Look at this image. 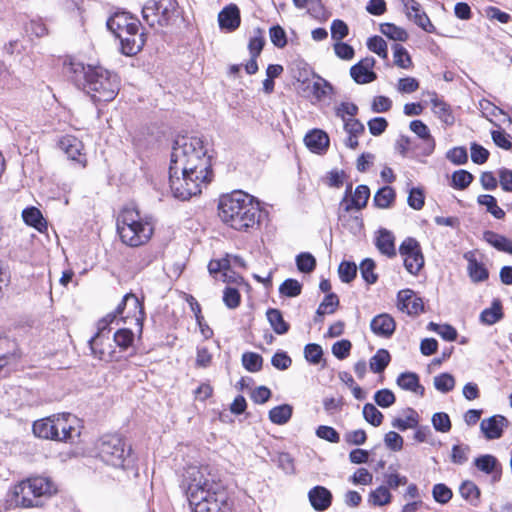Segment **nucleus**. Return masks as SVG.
<instances>
[{
	"label": "nucleus",
	"mask_w": 512,
	"mask_h": 512,
	"mask_svg": "<svg viewBox=\"0 0 512 512\" xmlns=\"http://www.w3.org/2000/svg\"><path fill=\"white\" fill-rule=\"evenodd\" d=\"M98 456L102 462L113 468H120L124 471H134L136 457L133 453L131 445L117 434L104 435L97 445Z\"/></svg>",
	"instance_id": "0eeeda50"
},
{
	"label": "nucleus",
	"mask_w": 512,
	"mask_h": 512,
	"mask_svg": "<svg viewBox=\"0 0 512 512\" xmlns=\"http://www.w3.org/2000/svg\"><path fill=\"white\" fill-rule=\"evenodd\" d=\"M168 172L170 189L175 198L185 201L200 194L202 187L209 184L214 176L211 156L203 138L177 137Z\"/></svg>",
	"instance_id": "f257e3e1"
},
{
	"label": "nucleus",
	"mask_w": 512,
	"mask_h": 512,
	"mask_svg": "<svg viewBox=\"0 0 512 512\" xmlns=\"http://www.w3.org/2000/svg\"><path fill=\"white\" fill-rule=\"evenodd\" d=\"M219 27L227 32H233L241 23L240 10L237 5L229 4L218 14Z\"/></svg>",
	"instance_id": "6ab92c4d"
},
{
	"label": "nucleus",
	"mask_w": 512,
	"mask_h": 512,
	"mask_svg": "<svg viewBox=\"0 0 512 512\" xmlns=\"http://www.w3.org/2000/svg\"><path fill=\"white\" fill-rule=\"evenodd\" d=\"M123 306L126 308L125 316L122 320L126 322L127 319H133L135 324L139 326V332L142 333L143 321L145 319V312L142 301L133 293H127L123 297Z\"/></svg>",
	"instance_id": "2eb2a0df"
},
{
	"label": "nucleus",
	"mask_w": 512,
	"mask_h": 512,
	"mask_svg": "<svg viewBox=\"0 0 512 512\" xmlns=\"http://www.w3.org/2000/svg\"><path fill=\"white\" fill-rule=\"evenodd\" d=\"M339 306V298L335 293H328L325 295L323 301L320 303L317 311L315 322L321 321L319 317H322L326 314H332L336 311Z\"/></svg>",
	"instance_id": "4c0bfd02"
},
{
	"label": "nucleus",
	"mask_w": 512,
	"mask_h": 512,
	"mask_svg": "<svg viewBox=\"0 0 512 512\" xmlns=\"http://www.w3.org/2000/svg\"><path fill=\"white\" fill-rule=\"evenodd\" d=\"M483 240L498 251L512 255V240L491 230L483 232Z\"/></svg>",
	"instance_id": "bb28decb"
},
{
	"label": "nucleus",
	"mask_w": 512,
	"mask_h": 512,
	"mask_svg": "<svg viewBox=\"0 0 512 512\" xmlns=\"http://www.w3.org/2000/svg\"><path fill=\"white\" fill-rule=\"evenodd\" d=\"M405 13L410 20L428 33H436L435 26L431 23L430 18L422 9V6L416 0H401Z\"/></svg>",
	"instance_id": "f8f14e48"
},
{
	"label": "nucleus",
	"mask_w": 512,
	"mask_h": 512,
	"mask_svg": "<svg viewBox=\"0 0 512 512\" xmlns=\"http://www.w3.org/2000/svg\"><path fill=\"white\" fill-rule=\"evenodd\" d=\"M374 400L382 408H388L396 401L394 393L389 389L378 390L374 394Z\"/></svg>",
	"instance_id": "774afa93"
},
{
	"label": "nucleus",
	"mask_w": 512,
	"mask_h": 512,
	"mask_svg": "<svg viewBox=\"0 0 512 512\" xmlns=\"http://www.w3.org/2000/svg\"><path fill=\"white\" fill-rule=\"evenodd\" d=\"M459 493L472 506L477 507L480 504L481 491L473 481H463L459 486Z\"/></svg>",
	"instance_id": "2f4dec72"
},
{
	"label": "nucleus",
	"mask_w": 512,
	"mask_h": 512,
	"mask_svg": "<svg viewBox=\"0 0 512 512\" xmlns=\"http://www.w3.org/2000/svg\"><path fill=\"white\" fill-rule=\"evenodd\" d=\"M302 292V284L293 278L286 279L279 287V293L285 297H297Z\"/></svg>",
	"instance_id": "603ef678"
},
{
	"label": "nucleus",
	"mask_w": 512,
	"mask_h": 512,
	"mask_svg": "<svg viewBox=\"0 0 512 512\" xmlns=\"http://www.w3.org/2000/svg\"><path fill=\"white\" fill-rule=\"evenodd\" d=\"M56 486L48 477H31L19 483L14 490V502L24 508L42 505L41 497L50 496L56 492Z\"/></svg>",
	"instance_id": "6e6552de"
},
{
	"label": "nucleus",
	"mask_w": 512,
	"mask_h": 512,
	"mask_svg": "<svg viewBox=\"0 0 512 512\" xmlns=\"http://www.w3.org/2000/svg\"><path fill=\"white\" fill-rule=\"evenodd\" d=\"M114 341L118 347L126 350L134 342V333L128 328L118 329L114 334Z\"/></svg>",
	"instance_id": "4d7b16f0"
},
{
	"label": "nucleus",
	"mask_w": 512,
	"mask_h": 512,
	"mask_svg": "<svg viewBox=\"0 0 512 512\" xmlns=\"http://www.w3.org/2000/svg\"><path fill=\"white\" fill-rule=\"evenodd\" d=\"M471 447L468 444H455L451 449V462L457 465L465 464L469 459Z\"/></svg>",
	"instance_id": "3c124183"
},
{
	"label": "nucleus",
	"mask_w": 512,
	"mask_h": 512,
	"mask_svg": "<svg viewBox=\"0 0 512 512\" xmlns=\"http://www.w3.org/2000/svg\"><path fill=\"white\" fill-rule=\"evenodd\" d=\"M117 233L127 246L139 247L146 244L154 232L153 224L148 218H142L135 206L123 207L116 220Z\"/></svg>",
	"instance_id": "39448f33"
},
{
	"label": "nucleus",
	"mask_w": 512,
	"mask_h": 512,
	"mask_svg": "<svg viewBox=\"0 0 512 512\" xmlns=\"http://www.w3.org/2000/svg\"><path fill=\"white\" fill-rule=\"evenodd\" d=\"M266 317L271 328L276 334L283 335L288 333V331L290 330V324L287 321H285L283 314L279 309H267Z\"/></svg>",
	"instance_id": "c85d7f7f"
},
{
	"label": "nucleus",
	"mask_w": 512,
	"mask_h": 512,
	"mask_svg": "<svg viewBox=\"0 0 512 512\" xmlns=\"http://www.w3.org/2000/svg\"><path fill=\"white\" fill-rule=\"evenodd\" d=\"M304 357L313 365L319 364L323 357V349L319 344L309 343L304 347Z\"/></svg>",
	"instance_id": "e2e57ef3"
},
{
	"label": "nucleus",
	"mask_w": 512,
	"mask_h": 512,
	"mask_svg": "<svg viewBox=\"0 0 512 512\" xmlns=\"http://www.w3.org/2000/svg\"><path fill=\"white\" fill-rule=\"evenodd\" d=\"M143 20L152 28L169 27L181 17L177 0H148L142 8Z\"/></svg>",
	"instance_id": "1a4fd4ad"
},
{
	"label": "nucleus",
	"mask_w": 512,
	"mask_h": 512,
	"mask_svg": "<svg viewBox=\"0 0 512 512\" xmlns=\"http://www.w3.org/2000/svg\"><path fill=\"white\" fill-rule=\"evenodd\" d=\"M502 303L494 299L490 308L484 309L480 314V321L486 325H493L503 318Z\"/></svg>",
	"instance_id": "473e14b6"
},
{
	"label": "nucleus",
	"mask_w": 512,
	"mask_h": 512,
	"mask_svg": "<svg viewBox=\"0 0 512 512\" xmlns=\"http://www.w3.org/2000/svg\"><path fill=\"white\" fill-rule=\"evenodd\" d=\"M473 179V175L467 170H457L452 174L451 185L455 189L464 190L471 184Z\"/></svg>",
	"instance_id": "864d4df0"
},
{
	"label": "nucleus",
	"mask_w": 512,
	"mask_h": 512,
	"mask_svg": "<svg viewBox=\"0 0 512 512\" xmlns=\"http://www.w3.org/2000/svg\"><path fill=\"white\" fill-rule=\"evenodd\" d=\"M223 301L229 309L237 308L241 303V295L238 289L226 287L223 292Z\"/></svg>",
	"instance_id": "338daca9"
},
{
	"label": "nucleus",
	"mask_w": 512,
	"mask_h": 512,
	"mask_svg": "<svg viewBox=\"0 0 512 512\" xmlns=\"http://www.w3.org/2000/svg\"><path fill=\"white\" fill-rule=\"evenodd\" d=\"M306 146L313 153L324 154L329 147V136L320 129H313L304 138Z\"/></svg>",
	"instance_id": "5701e85b"
},
{
	"label": "nucleus",
	"mask_w": 512,
	"mask_h": 512,
	"mask_svg": "<svg viewBox=\"0 0 512 512\" xmlns=\"http://www.w3.org/2000/svg\"><path fill=\"white\" fill-rule=\"evenodd\" d=\"M375 245L380 253L386 255L389 258H393L397 254L395 247V236L391 231L385 228H382L378 231Z\"/></svg>",
	"instance_id": "393cba45"
},
{
	"label": "nucleus",
	"mask_w": 512,
	"mask_h": 512,
	"mask_svg": "<svg viewBox=\"0 0 512 512\" xmlns=\"http://www.w3.org/2000/svg\"><path fill=\"white\" fill-rule=\"evenodd\" d=\"M397 385L406 391L424 396L425 388L420 384L419 376L414 372H403L397 378Z\"/></svg>",
	"instance_id": "a878e982"
},
{
	"label": "nucleus",
	"mask_w": 512,
	"mask_h": 512,
	"mask_svg": "<svg viewBox=\"0 0 512 512\" xmlns=\"http://www.w3.org/2000/svg\"><path fill=\"white\" fill-rule=\"evenodd\" d=\"M366 44H367V48L371 52L377 54L380 58H382V59L388 58L387 43L382 37H380L378 35L369 37Z\"/></svg>",
	"instance_id": "8fccbe9b"
},
{
	"label": "nucleus",
	"mask_w": 512,
	"mask_h": 512,
	"mask_svg": "<svg viewBox=\"0 0 512 512\" xmlns=\"http://www.w3.org/2000/svg\"><path fill=\"white\" fill-rule=\"evenodd\" d=\"M433 499L439 504H447L453 496L452 490L443 483L435 484L432 488Z\"/></svg>",
	"instance_id": "13d9d810"
},
{
	"label": "nucleus",
	"mask_w": 512,
	"mask_h": 512,
	"mask_svg": "<svg viewBox=\"0 0 512 512\" xmlns=\"http://www.w3.org/2000/svg\"><path fill=\"white\" fill-rule=\"evenodd\" d=\"M266 44L265 31L260 27L253 30V36L249 39L248 50L250 56L259 57Z\"/></svg>",
	"instance_id": "e433bc0d"
},
{
	"label": "nucleus",
	"mask_w": 512,
	"mask_h": 512,
	"mask_svg": "<svg viewBox=\"0 0 512 512\" xmlns=\"http://www.w3.org/2000/svg\"><path fill=\"white\" fill-rule=\"evenodd\" d=\"M297 269L302 273H311L316 268V258L309 252H301L296 256Z\"/></svg>",
	"instance_id": "de8ad7c7"
},
{
	"label": "nucleus",
	"mask_w": 512,
	"mask_h": 512,
	"mask_svg": "<svg viewBox=\"0 0 512 512\" xmlns=\"http://www.w3.org/2000/svg\"><path fill=\"white\" fill-rule=\"evenodd\" d=\"M243 367L252 373L259 372L263 366V358L260 354L255 352H245L242 354Z\"/></svg>",
	"instance_id": "c03bdc74"
},
{
	"label": "nucleus",
	"mask_w": 512,
	"mask_h": 512,
	"mask_svg": "<svg viewBox=\"0 0 512 512\" xmlns=\"http://www.w3.org/2000/svg\"><path fill=\"white\" fill-rule=\"evenodd\" d=\"M314 77H316L319 81L313 83L312 93L318 101H321L327 95L334 92V87L329 81L322 78L320 75L314 74Z\"/></svg>",
	"instance_id": "37998d69"
},
{
	"label": "nucleus",
	"mask_w": 512,
	"mask_h": 512,
	"mask_svg": "<svg viewBox=\"0 0 512 512\" xmlns=\"http://www.w3.org/2000/svg\"><path fill=\"white\" fill-rule=\"evenodd\" d=\"M431 421L434 429L438 432L447 433L451 430V420L449 415L445 412L434 413Z\"/></svg>",
	"instance_id": "680f3d73"
},
{
	"label": "nucleus",
	"mask_w": 512,
	"mask_h": 512,
	"mask_svg": "<svg viewBox=\"0 0 512 512\" xmlns=\"http://www.w3.org/2000/svg\"><path fill=\"white\" fill-rule=\"evenodd\" d=\"M508 420L502 415H494L484 419L480 423L481 431L488 440L499 439L503 434V428L508 426Z\"/></svg>",
	"instance_id": "aec40b11"
},
{
	"label": "nucleus",
	"mask_w": 512,
	"mask_h": 512,
	"mask_svg": "<svg viewBox=\"0 0 512 512\" xmlns=\"http://www.w3.org/2000/svg\"><path fill=\"white\" fill-rule=\"evenodd\" d=\"M477 203L485 206L487 212L493 215L496 219H503L505 217L504 210L497 205V200L494 196L490 194L479 195Z\"/></svg>",
	"instance_id": "ea45409f"
},
{
	"label": "nucleus",
	"mask_w": 512,
	"mask_h": 512,
	"mask_svg": "<svg viewBox=\"0 0 512 512\" xmlns=\"http://www.w3.org/2000/svg\"><path fill=\"white\" fill-rule=\"evenodd\" d=\"M392 495L386 486H379L372 490L368 497V502L373 506H384L391 502Z\"/></svg>",
	"instance_id": "79ce46f5"
},
{
	"label": "nucleus",
	"mask_w": 512,
	"mask_h": 512,
	"mask_svg": "<svg viewBox=\"0 0 512 512\" xmlns=\"http://www.w3.org/2000/svg\"><path fill=\"white\" fill-rule=\"evenodd\" d=\"M218 214L224 224L234 230L251 232L260 227L263 211L253 196L235 190L220 197Z\"/></svg>",
	"instance_id": "20e7f679"
},
{
	"label": "nucleus",
	"mask_w": 512,
	"mask_h": 512,
	"mask_svg": "<svg viewBox=\"0 0 512 512\" xmlns=\"http://www.w3.org/2000/svg\"><path fill=\"white\" fill-rule=\"evenodd\" d=\"M58 146L70 160L78 163L82 167L86 166V155L82 153L84 145L77 137L65 135L59 140Z\"/></svg>",
	"instance_id": "ddd939ff"
},
{
	"label": "nucleus",
	"mask_w": 512,
	"mask_h": 512,
	"mask_svg": "<svg viewBox=\"0 0 512 512\" xmlns=\"http://www.w3.org/2000/svg\"><path fill=\"white\" fill-rule=\"evenodd\" d=\"M473 464L479 471L487 475H492L493 482H498L500 480L502 465L494 455H480L474 459Z\"/></svg>",
	"instance_id": "a211bd4d"
},
{
	"label": "nucleus",
	"mask_w": 512,
	"mask_h": 512,
	"mask_svg": "<svg viewBox=\"0 0 512 512\" xmlns=\"http://www.w3.org/2000/svg\"><path fill=\"white\" fill-rule=\"evenodd\" d=\"M363 417L371 425L378 427L382 424L383 414L371 403L363 407Z\"/></svg>",
	"instance_id": "bf43d9fd"
},
{
	"label": "nucleus",
	"mask_w": 512,
	"mask_h": 512,
	"mask_svg": "<svg viewBox=\"0 0 512 512\" xmlns=\"http://www.w3.org/2000/svg\"><path fill=\"white\" fill-rule=\"evenodd\" d=\"M394 51V64L402 69H409L413 66L411 56L407 49L401 44H394L392 46Z\"/></svg>",
	"instance_id": "a18cd8bd"
},
{
	"label": "nucleus",
	"mask_w": 512,
	"mask_h": 512,
	"mask_svg": "<svg viewBox=\"0 0 512 512\" xmlns=\"http://www.w3.org/2000/svg\"><path fill=\"white\" fill-rule=\"evenodd\" d=\"M398 308L411 316L419 315L424 311V303L421 297L412 290L405 289L398 292Z\"/></svg>",
	"instance_id": "f3484780"
},
{
	"label": "nucleus",
	"mask_w": 512,
	"mask_h": 512,
	"mask_svg": "<svg viewBox=\"0 0 512 512\" xmlns=\"http://www.w3.org/2000/svg\"><path fill=\"white\" fill-rule=\"evenodd\" d=\"M379 30L386 37L395 41L405 42L409 37L405 29L389 22L380 24Z\"/></svg>",
	"instance_id": "58836bf2"
},
{
	"label": "nucleus",
	"mask_w": 512,
	"mask_h": 512,
	"mask_svg": "<svg viewBox=\"0 0 512 512\" xmlns=\"http://www.w3.org/2000/svg\"><path fill=\"white\" fill-rule=\"evenodd\" d=\"M293 407L289 404H282L273 407L269 411V420L276 425L286 424L292 417Z\"/></svg>",
	"instance_id": "f704fd0d"
},
{
	"label": "nucleus",
	"mask_w": 512,
	"mask_h": 512,
	"mask_svg": "<svg viewBox=\"0 0 512 512\" xmlns=\"http://www.w3.org/2000/svg\"><path fill=\"white\" fill-rule=\"evenodd\" d=\"M464 257L468 261L467 269L473 282L478 283L488 279L489 272L483 263L478 262L471 252L465 254Z\"/></svg>",
	"instance_id": "cd10ccee"
},
{
	"label": "nucleus",
	"mask_w": 512,
	"mask_h": 512,
	"mask_svg": "<svg viewBox=\"0 0 512 512\" xmlns=\"http://www.w3.org/2000/svg\"><path fill=\"white\" fill-rule=\"evenodd\" d=\"M391 355L386 349H379L370 359V369L374 373H381L389 365Z\"/></svg>",
	"instance_id": "a19ab883"
},
{
	"label": "nucleus",
	"mask_w": 512,
	"mask_h": 512,
	"mask_svg": "<svg viewBox=\"0 0 512 512\" xmlns=\"http://www.w3.org/2000/svg\"><path fill=\"white\" fill-rule=\"evenodd\" d=\"M269 37L273 45L277 48H284L287 45V34L279 24L273 25L269 29Z\"/></svg>",
	"instance_id": "052dcab7"
},
{
	"label": "nucleus",
	"mask_w": 512,
	"mask_h": 512,
	"mask_svg": "<svg viewBox=\"0 0 512 512\" xmlns=\"http://www.w3.org/2000/svg\"><path fill=\"white\" fill-rule=\"evenodd\" d=\"M434 387L442 393H448L455 387V378L450 373H441L434 377Z\"/></svg>",
	"instance_id": "5fc2aeb1"
},
{
	"label": "nucleus",
	"mask_w": 512,
	"mask_h": 512,
	"mask_svg": "<svg viewBox=\"0 0 512 512\" xmlns=\"http://www.w3.org/2000/svg\"><path fill=\"white\" fill-rule=\"evenodd\" d=\"M370 328L375 335L390 338L395 332L396 323L392 316L382 313L371 320Z\"/></svg>",
	"instance_id": "412c9836"
},
{
	"label": "nucleus",
	"mask_w": 512,
	"mask_h": 512,
	"mask_svg": "<svg viewBox=\"0 0 512 512\" xmlns=\"http://www.w3.org/2000/svg\"><path fill=\"white\" fill-rule=\"evenodd\" d=\"M376 61L373 57H366L350 68V75L357 84H368L376 80L377 75L372 70Z\"/></svg>",
	"instance_id": "dca6fc26"
},
{
	"label": "nucleus",
	"mask_w": 512,
	"mask_h": 512,
	"mask_svg": "<svg viewBox=\"0 0 512 512\" xmlns=\"http://www.w3.org/2000/svg\"><path fill=\"white\" fill-rule=\"evenodd\" d=\"M410 129L420 139L423 140L422 152L423 156H429L435 149V140L431 136L427 125L421 120H413L410 122Z\"/></svg>",
	"instance_id": "b1692460"
},
{
	"label": "nucleus",
	"mask_w": 512,
	"mask_h": 512,
	"mask_svg": "<svg viewBox=\"0 0 512 512\" xmlns=\"http://www.w3.org/2000/svg\"><path fill=\"white\" fill-rule=\"evenodd\" d=\"M359 108L355 103L352 102H341L335 107V115L343 120H348L346 116L354 118L358 114Z\"/></svg>",
	"instance_id": "0e129e2a"
},
{
	"label": "nucleus",
	"mask_w": 512,
	"mask_h": 512,
	"mask_svg": "<svg viewBox=\"0 0 512 512\" xmlns=\"http://www.w3.org/2000/svg\"><path fill=\"white\" fill-rule=\"evenodd\" d=\"M66 69L69 79L75 86L86 92L95 103L110 102L119 92L117 75L102 66L85 65L71 60Z\"/></svg>",
	"instance_id": "7ed1b4c3"
},
{
	"label": "nucleus",
	"mask_w": 512,
	"mask_h": 512,
	"mask_svg": "<svg viewBox=\"0 0 512 512\" xmlns=\"http://www.w3.org/2000/svg\"><path fill=\"white\" fill-rule=\"evenodd\" d=\"M370 197V189L367 185H358L355 192L349 202L345 205L344 210L346 212L351 211L353 208L358 210L366 207L368 199Z\"/></svg>",
	"instance_id": "c756f323"
},
{
	"label": "nucleus",
	"mask_w": 512,
	"mask_h": 512,
	"mask_svg": "<svg viewBox=\"0 0 512 512\" xmlns=\"http://www.w3.org/2000/svg\"><path fill=\"white\" fill-rule=\"evenodd\" d=\"M77 418L71 413L53 414L34 421L33 434L40 439L60 442H74L80 436V430L75 427Z\"/></svg>",
	"instance_id": "423d86ee"
},
{
	"label": "nucleus",
	"mask_w": 512,
	"mask_h": 512,
	"mask_svg": "<svg viewBox=\"0 0 512 512\" xmlns=\"http://www.w3.org/2000/svg\"><path fill=\"white\" fill-rule=\"evenodd\" d=\"M180 487L191 512H231L233 501L222 481L216 479L209 466H189Z\"/></svg>",
	"instance_id": "f03ea898"
},
{
	"label": "nucleus",
	"mask_w": 512,
	"mask_h": 512,
	"mask_svg": "<svg viewBox=\"0 0 512 512\" xmlns=\"http://www.w3.org/2000/svg\"><path fill=\"white\" fill-rule=\"evenodd\" d=\"M408 412L409 415L406 417V419L395 418L392 421V426L396 429H399L400 431H406L409 428L417 427L419 423L418 413L412 408H408Z\"/></svg>",
	"instance_id": "49530a36"
},
{
	"label": "nucleus",
	"mask_w": 512,
	"mask_h": 512,
	"mask_svg": "<svg viewBox=\"0 0 512 512\" xmlns=\"http://www.w3.org/2000/svg\"><path fill=\"white\" fill-rule=\"evenodd\" d=\"M308 498L314 510L322 512L332 504V493L324 486H315L308 492Z\"/></svg>",
	"instance_id": "4be33fe9"
},
{
	"label": "nucleus",
	"mask_w": 512,
	"mask_h": 512,
	"mask_svg": "<svg viewBox=\"0 0 512 512\" xmlns=\"http://www.w3.org/2000/svg\"><path fill=\"white\" fill-rule=\"evenodd\" d=\"M433 111L435 115L447 126H451L455 122V118L451 112L450 106L439 98H434L431 100Z\"/></svg>",
	"instance_id": "c9c22d12"
},
{
	"label": "nucleus",
	"mask_w": 512,
	"mask_h": 512,
	"mask_svg": "<svg viewBox=\"0 0 512 512\" xmlns=\"http://www.w3.org/2000/svg\"><path fill=\"white\" fill-rule=\"evenodd\" d=\"M338 273L343 283H350L357 275V266L354 262L342 261L338 267Z\"/></svg>",
	"instance_id": "6e6d98bb"
},
{
	"label": "nucleus",
	"mask_w": 512,
	"mask_h": 512,
	"mask_svg": "<svg viewBox=\"0 0 512 512\" xmlns=\"http://www.w3.org/2000/svg\"><path fill=\"white\" fill-rule=\"evenodd\" d=\"M375 267H376V264H375L374 260L371 258H365L360 263L359 269H360L361 276L364 279V281L369 285L376 283L378 280V275L374 272Z\"/></svg>",
	"instance_id": "09e8293b"
},
{
	"label": "nucleus",
	"mask_w": 512,
	"mask_h": 512,
	"mask_svg": "<svg viewBox=\"0 0 512 512\" xmlns=\"http://www.w3.org/2000/svg\"><path fill=\"white\" fill-rule=\"evenodd\" d=\"M121 44V52L126 56H134L139 53L146 42L145 33L140 27L133 30H126L117 36Z\"/></svg>",
	"instance_id": "9b49d317"
},
{
	"label": "nucleus",
	"mask_w": 512,
	"mask_h": 512,
	"mask_svg": "<svg viewBox=\"0 0 512 512\" xmlns=\"http://www.w3.org/2000/svg\"><path fill=\"white\" fill-rule=\"evenodd\" d=\"M106 25L116 37L126 32V30L141 27L139 19L127 12H116L107 20Z\"/></svg>",
	"instance_id": "4468645a"
},
{
	"label": "nucleus",
	"mask_w": 512,
	"mask_h": 512,
	"mask_svg": "<svg viewBox=\"0 0 512 512\" xmlns=\"http://www.w3.org/2000/svg\"><path fill=\"white\" fill-rule=\"evenodd\" d=\"M22 218L27 225L34 227L39 232H43L47 229V222L40 210L36 207L25 208L22 212Z\"/></svg>",
	"instance_id": "7c9ffc66"
},
{
	"label": "nucleus",
	"mask_w": 512,
	"mask_h": 512,
	"mask_svg": "<svg viewBox=\"0 0 512 512\" xmlns=\"http://www.w3.org/2000/svg\"><path fill=\"white\" fill-rule=\"evenodd\" d=\"M395 198V190L391 186H383L375 193L373 204L380 209H386L391 207Z\"/></svg>",
	"instance_id": "72a5a7b5"
},
{
	"label": "nucleus",
	"mask_w": 512,
	"mask_h": 512,
	"mask_svg": "<svg viewBox=\"0 0 512 512\" xmlns=\"http://www.w3.org/2000/svg\"><path fill=\"white\" fill-rule=\"evenodd\" d=\"M404 257V267L412 275H417L423 268L425 260L420 243L413 237H407L399 247Z\"/></svg>",
	"instance_id": "9d476101"
},
{
	"label": "nucleus",
	"mask_w": 512,
	"mask_h": 512,
	"mask_svg": "<svg viewBox=\"0 0 512 512\" xmlns=\"http://www.w3.org/2000/svg\"><path fill=\"white\" fill-rule=\"evenodd\" d=\"M471 151V160L478 165L484 164L487 162L490 156V152L484 148L482 145L473 142L470 146Z\"/></svg>",
	"instance_id": "69168bd1"
}]
</instances>
